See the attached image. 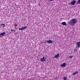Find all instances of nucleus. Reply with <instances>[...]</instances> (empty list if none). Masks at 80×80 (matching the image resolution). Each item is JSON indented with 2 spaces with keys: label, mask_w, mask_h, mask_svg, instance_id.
<instances>
[{
  "label": "nucleus",
  "mask_w": 80,
  "mask_h": 80,
  "mask_svg": "<svg viewBox=\"0 0 80 80\" xmlns=\"http://www.w3.org/2000/svg\"><path fill=\"white\" fill-rule=\"evenodd\" d=\"M77 22V20L76 18L72 19L70 22H69V24L70 25H74Z\"/></svg>",
  "instance_id": "f257e3e1"
},
{
  "label": "nucleus",
  "mask_w": 80,
  "mask_h": 80,
  "mask_svg": "<svg viewBox=\"0 0 80 80\" xmlns=\"http://www.w3.org/2000/svg\"><path fill=\"white\" fill-rule=\"evenodd\" d=\"M47 42L49 44H51L53 43V41L51 40H48L47 41Z\"/></svg>",
  "instance_id": "f03ea898"
},
{
  "label": "nucleus",
  "mask_w": 80,
  "mask_h": 80,
  "mask_svg": "<svg viewBox=\"0 0 80 80\" xmlns=\"http://www.w3.org/2000/svg\"><path fill=\"white\" fill-rule=\"evenodd\" d=\"M71 3L72 5H74L76 3V1L73 0L71 2Z\"/></svg>",
  "instance_id": "7ed1b4c3"
},
{
  "label": "nucleus",
  "mask_w": 80,
  "mask_h": 80,
  "mask_svg": "<svg viewBox=\"0 0 80 80\" xmlns=\"http://www.w3.org/2000/svg\"><path fill=\"white\" fill-rule=\"evenodd\" d=\"M27 26H26L25 27L21 28H19V30H21V31H22L23 30H24V29H25L26 28H27Z\"/></svg>",
  "instance_id": "20e7f679"
},
{
  "label": "nucleus",
  "mask_w": 80,
  "mask_h": 80,
  "mask_svg": "<svg viewBox=\"0 0 80 80\" xmlns=\"http://www.w3.org/2000/svg\"><path fill=\"white\" fill-rule=\"evenodd\" d=\"M40 60L41 62H45V58L43 57L42 58L40 59Z\"/></svg>",
  "instance_id": "39448f33"
},
{
  "label": "nucleus",
  "mask_w": 80,
  "mask_h": 80,
  "mask_svg": "<svg viewBox=\"0 0 80 80\" xmlns=\"http://www.w3.org/2000/svg\"><path fill=\"white\" fill-rule=\"evenodd\" d=\"M5 35V32H3L2 33L0 34V35L1 36H4Z\"/></svg>",
  "instance_id": "423d86ee"
},
{
  "label": "nucleus",
  "mask_w": 80,
  "mask_h": 80,
  "mask_svg": "<svg viewBox=\"0 0 80 80\" xmlns=\"http://www.w3.org/2000/svg\"><path fill=\"white\" fill-rule=\"evenodd\" d=\"M66 66V63H64L61 65V67H65Z\"/></svg>",
  "instance_id": "0eeeda50"
},
{
  "label": "nucleus",
  "mask_w": 80,
  "mask_h": 80,
  "mask_svg": "<svg viewBox=\"0 0 80 80\" xmlns=\"http://www.w3.org/2000/svg\"><path fill=\"white\" fill-rule=\"evenodd\" d=\"M60 56V54H59L58 53L57 55H56L54 56V58H58V57Z\"/></svg>",
  "instance_id": "6e6552de"
},
{
  "label": "nucleus",
  "mask_w": 80,
  "mask_h": 80,
  "mask_svg": "<svg viewBox=\"0 0 80 80\" xmlns=\"http://www.w3.org/2000/svg\"><path fill=\"white\" fill-rule=\"evenodd\" d=\"M61 24L63 26L66 25H67V24H66V22H62V23H61Z\"/></svg>",
  "instance_id": "1a4fd4ad"
},
{
  "label": "nucleus",
  "mask_w": 80,
  "mask_h": 80,
  "mask_svg": "<svg viewBox=\"0 0 80 80\" xmlns=\"http://www.w3.org/2000/svg\"><path fill=\"white\" fill-rule=\"evenodd\" d=\"M77 45L78 46V47H80V42H77Z\"/></svg>",
  "instance_id": "9d476101"
},
{
  "label": "nucleus",
  "mask_w": 80,
  "mask_h": 80,
  "mask_svg": "<svg viewBox=\"0 0 80 80\" xmlns=\"http://www.w3.org/2000/svg\"><path fill=\"white\" fill-rule=\"evenodd\" d=\"M79 72L78 71H76L75 72H74L73 73V75H76V74H77V73H78Z\"/></svg>",
  "instance_id": "9b49d317"
},
{
  "label": "nucleus",
  "mask_w": 80,
  "mask_h": 80,
  "mask_svg": "<svg viewBox=\"0 0 80 80\" xmlns=\"http://www.w3.org/2000/svg\"><path fill=\"white\" fill-rule=\"evenodd\" d=\"M1 27L2 28H4L5 27V24H2L1 25Z\"/></svg>",
  "instance_id": "f8f14e48"
},
{
  "label": "nucleus",
  "mask_w": 80,
  "mask_h": 80,
  "mask_svg": "<svg viewBox=\"0 0 80 80\" xmlns=\"http://www.w3.org/2000/svg\"><path fill=\"white\" fill-rule=\"evenodd\" d=\"M77 3L78 4H80V0H78Z\"/></svg>",
  "instance_id": "ddd939ff"
},
{
  "label": "nucleus",
  "mask_w": 80,
  "mask_h": 80,
  "mask_svg": "<svg viewBox=\"0 0 80 80\" xmlns=\"http://www.w3.org/2000/svg\"><path fill=\"white\" fill-rule=\"evenodd\" d=\"M69 58H71V59H72V58H73V56H70Z\"/></svg>",
  "instance_id": "4468645a"
},
{
  "label": "nucleus",
  "mask_w": 80,
  "mask_h": 80,
  "mask_svg": "<svg viewBox=\"0 0 80 80\" xmlns=\"http://www.w3.org/2000/svg\"><path fill=\"white\" fill-rule=\"evenodd\" d=\"M67 78L66 77H65L63 79H64V80H66L67 79Z\"/></svg>",
  "instance_id": "2eb2a0df"
},
{
  "label": "nucleus",
  "mask_w": 80,
  "mask_h": 80,
  "mask_svg": "<svg viewBox=\"0 0 80 80\" xmlns=\"http://www.w3.org/2000/svg\"><path fill=\"white\" fill-rule=\"evenodd\" d=\"M74 52H77V49H75V48L74 49Z\"/></svg>",
  "instance_id": "dca6fc26"
},
{
  "label": "nucleus",
  "mask_w": 80,
  "mask_h": 80,
  "mask_svg": "<svg viewBox=\"0 0 80 80\" xmlns=\"http://www.w3.org/2000/svg\"><path fill=\"white\" fill-rule=\"evenodd\" d=\"M57 79H58V78H57V77L56 78H54V79H55V80H57Z\"/></svg>",
  "instance_id": "f3484780"
},
{
  "label": "nucleus",
  "mask_w": 80,
  "mask_h": 80,
  "mask_svg": "<svg viewBox=\"0 0 80 80\" xmlns=\"http://www.w3.org/2000/svg\"><path fill=\"white\" fill-rule=\"evenodd\" d=\"M44 43H47V40L45 41V42H44Z\"/></svg>",
  "instance_id": "a211bd4d"
},
{
  "label": "nucleus",
  "mask_w": 80,
  "mask_h": 80,
  "mask_svg": "<svg viewBox=\"0 0 80 80\" xmlns=\"http://www.w3.org/2000/svg\"><path fill=\"white\" fill-rule=\"evenodd\" d=\"M11 31H12V32H13L14 30H13V29H11Z\"/></svg>",
  "instance_id": "6ab92c4d"
},
{
  "label": "nucleus",
  "mask_w": 80,
  "mask_h": 80,
  "mask_svg": "<svg viewBox=\"0 0 80 80\" xmlns=\"http://www.w3.org/2000/svg\"><path fill=\"white\" fill-rule=\"evenodd\" d=\"M53 0H49V1H53Z\"/></svg>",
  "instance_id": "aec40b11"
}]
</instances>
